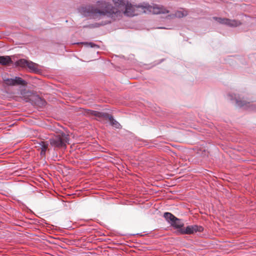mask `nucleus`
Here are the masks:
<instances>
[{
    "label": "nucleus",
    "mask_w": 256,
    "mask_h": 256,
    "mask_svg": "<svg viewBox=\"0 0 256 256\" xmlns=\"http://www.w3.org/2000/svg\"><path fill=\"white\" fill-rule=\"evenodd\" d=\"M112 2L114 6L106 0H98L96 2V7L86 6L80 8L78 10L84 16L96 20L106 17L112 21L119 20L122 14L132 15L127 11L129 8L128 0H112Z\"/></svg>",
    "instance_id": "f257e3e1"
},
{
    "label": "nucleus",
    "mask_w": 256,
    "mask_h": 256,
    "mask_svg": "<svg viewBox=\"0 0 256 256\" xmlns=\"http://www.w3.org/2000/svg\"><path fill=\"white\" fill-rule=\"evenodd\" d=\"M129 8L128 9L132 15H125L126 16L132 17L143 13H152L154 14H160L168 13L169 11L164 6L158 4L150 6L146 4L144 6L132 5L130 2L128 3Z\"/></svg>",
    "instance_id": "f03ea898"
},
{
    "label": "nucleus",
    "mask_w": 256,
    "mask_h": 256,
    "mask_svg": "<svg viewBox=\"0 0 256 256\" xmlns=\"http://www.w3.org/2000/svg\"><path fill=\"white\" fill-rule=\"evenodd\" d=\"M68 142L69 136L64 132H60L50 140V145L58 148H66Z\"/></svg>",
    "instance_id": "7ed1b4c3"
},
{
    "label": "nucleus",
    "mask_w": 256,
    "mask_h": 256,
    "mask_svg": "<svg viewBox=\"0 0 256 256\" xmlns=\"http://www.w3.org/2000/svg\"><path fill=\"white\" fill-rule=\"evenodd\" d=\"M228 96L231 100H234L236 104L240 108H242L250 110H256V106L244 100H239L236 94H229Z\"/></svg>",
    "instance_id": "20e7f679"
},
{
    "label": "nucleus",
    "mask_w": 256,
    "mask_h": 256,
    "mask_svg": "<svg viewBox=\"0 0 256 256\" xmlns=\"http://www.w3.org/2000/svg\"><path fill=\"white\" fill-rule=\"evenodd\" d=\"M204 228L202 226L194 224L188 226L183 229H180L178 232L182 234H190L196 232H202Z\"/></svg>",
    "instance_id": "39448f33"
},
{
    "label": "nucleus",
    "mask_w": 256,
    "mask_h": 256,
    "mask_svg": "<svg viewBox=\"0 0 256 256\" xmlns=\"http://www.w3.org/2000/svg\"><path fill=\"white\" fill-rule=\"evenodd\" d=\"M17 64L18 66L21 67L27 66L32 72H37L38 71V65L31 61L21 59L17 62Z\"/></svg>",
    "instance_id": "423d86ee"
},
{
    "label": "nucleus",
    "mask_w": 256,
    "mask_h": 256,
    "mask_svg": "<svg viewBox=\"0 0 256 256\" xmlns=\"http://www.w3.org/2000/svg\"><path fill=\"white\" fill-rule=\"evenodd\" d=\"M220 24H224L231 27H236L241 24L240 21L228 18H214Z\"/></svg>",
    "instance_id": "0eeeda50"
},
{
    "label": "nucleus",
    "mask_w": 256,
    "mask_h": 256,
    "mask_svg": "<svg viewBox=\"0 0 256 256\" xmlns=\"http://www.w3.org/2000/svg\"><path fill=\"white\" fill-rule=\"evenodd\" d=\"M90 114L92 115H94L97 118H103L104 120H110V119L112 118V116L108 113L106 112H100L98 111H94V110H90Z\"/></svg>",
    "instance_id": "6e6552de"
},
{
    "label": "nucleus",
    "mask_w": 256,
    "mask_h": 256,
    "mask_svg": "<svg viewBox=\"0 0 256 256\" xmlns=\"http://www.w3.org/2000/svg\"><path fill=\"white\" fill-rule=\"evenodd\" d=\"M48 144L47 142L40 141L38 143V146H36L40 150V155L44 156L46 154V151L48 150Z\"/></svg>",
    "instance_id": "1a4fd4ad"
},
{
    "label": "nucleus",
    "mask_w": 256,
    "mask_h": 256,
    "mask_svg": "<svg viewBox=\"0 0 256 256\" xmlns=\"http://www.w3.org/2000/svg\"><path fill=\"white\" fill-rule=\"evenodd\" d=\"M170 224L175 228L178 229V231L180 229H183L184 228L183 226H184V224L183 222L181 220L178 219L176 217L172 220Z\"/></svg>",
    "instance_id": "9d476101"
},
{
    "label": "nucleus",
    "mask_w": 256,
    "mask_h": 256,
    "mask_svg": "<svg viewBox=\"0 0 256 256\" xmlns=\"http://www.w3.org/2000/svg\"><path fill=\"white\" fill-rule=\"evenodd\" d=\"M12 62V60L9 56H0V64L6 65Z\"/></svg>",
    "instance_id": "9b49d317"
},
{
    "label": "nucleus",
    "mask_w": 256,
    "mask_h": 256,
    "mask_svg": "<svg viewBox=\"0 0 256 256\" xmlns=\"http://www.w3.org/2000/svg\"><path fill=\"white\" fill-rule=\"evenodd\" d=\"M13 79H14V86H16V85L24 86V85H26V82L20 77L16 76Z\"/></svg>",
    "instance_id": "f8f14e48"
},
{
    "label": "nucleus",
    "mask_w": 256,
    "mask_h": 256,
    "mask_svg": "<svg viewBox=\"0 0 256 256\" xmlns=\"http://www.w3.org/2000/svg\"><path fill=\"white\" fill-rule=\"evenodd\" d=\"M164 217L170 224L175 218L176 216L170 212H166L164 214Z\"/></svg>",
    "instance_id": "ddd939ff"
},
{
    "label": "nucleus",
    "mask_w": 256,
    "mask_h": 256,
    "mask_svg": "<svg viewBox=\"0 0 256 256\" xmlns=\"http://www.w3.org/2000/svg\"><path fill=\"white\" fill-rule=\"evenodd\" d=\"M111 21L112 20H110V21H108L107 22H96L94 24H90L88 27L90 28H98L101 26L105 25L108 23H110L111 22Z\"/></svg>",
    "instance_id": "4468645a"
},
{
    "label": "nucleus",
    "mask_w": 256,
    "mask_h": 256,
    "mask_svg": "<svg viewBox=\"0 0 256 256\" xmlns=\"http://www.w3.org/2000/svg\"><path fill=\"white\" fill-rule=\"evenodd\" d=\"M187 12L185 10H178L175 12L174 16L176 18H181L187 15Z\"/></svg>",
    "instance_id": "2eb2a0df"
},
{
    "label": "nucleus",
    "mask_w": 256,
    "mask_h": 256,
    "mask_svg": "<svg viewBox=\"0 0 256 256\" xmlns=\"http://www.w3.org/2000/svg\"><path fill=\"white\" fill-rule=\"evenodd\" d=\"M3 80L5 84L8 86H14V79L12 78H3Z\"/></svg>",
    "instance_id": "dca6fc26"
},
{
    "label": "nucleus",
    "mask_w": 256,
    "mask_h": 256,
    "mask_svg": "<svg viewBox=\"0 0 256 256\" xmlns=\"http://www.w3.org/2000/svg\"><path fill=\"white\" fill-rule=\"evenodd\" d=\"M110 124L114 126V128H119L120 127V124L116 120H115L113 116L110 120Z\"/></svg>",
    "instance_id": "f3484780"
},
{
    "label": "nucleus",
    "mask_w": 256,
    "mask_h": 256,
    "mask_svg": "<svg viewBox=\"0 0 256 256\" xmlns=\"http://www.w3.org/2000/svg\"><path fill=\"white\" fill-rule=\"evenodd\" d=\"M38 101L40 102V104H42V106L45 105V104L46 103L45 100H42L41 98H40L39 97L38 98Z\"/></svg>",
    "instance_id": "a211bd4d"
},
{
    "label": "nucleus",
    "mask_w": 256,
    "mask_h": 256,
    "mask_svg": "<svg viewBox=\"0 0 256 256\" xmlns=\"http://www.w3.org/2000/svg\"><path fill=\"white\" fill-rule=\"evenodd\" d=\"M88 46L91 48H98V46L92 43V42H90L88 44Z\"/></svg>",
    "instance_id": "6ab92c4d"
},
{
    "label": "nucleus",
    "mask_w": 256,
    "mask_h": 256,
    "mask_svg": "<svg viewBox=\"0 0 256 256\" xmlns=\"http://www.w3.org/2000/svg\"><path fill=\"white\" fill-rule=\"evenodd\" d=\"M164 28V27H160V28ZM166 29H169V28H166Z\"/></svg>",
    "instance_id": "aec40b11"
}]
</instances>
